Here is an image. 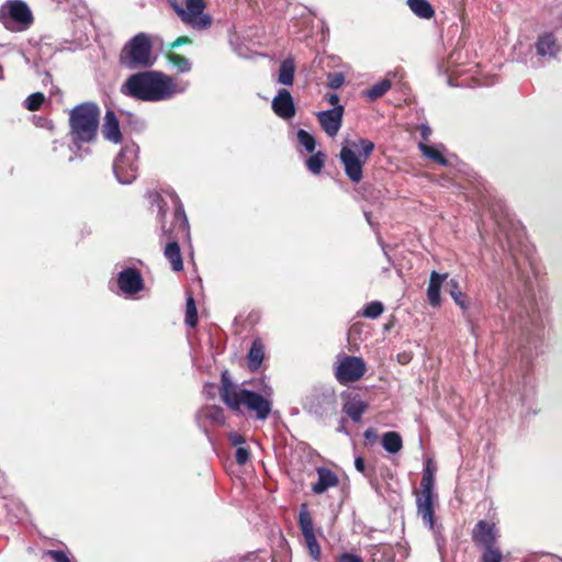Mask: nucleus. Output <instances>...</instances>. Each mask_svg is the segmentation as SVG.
Listing matches in <instances>:
<instances>
[{
	"mask_svg": "<svg viewBox=\"0 0 562 562\" xmlns=\"http://www.w3.org/2000/svg\"><path fill=\"white\" fill-rule=\"evenodd\" d=\"M171 77L160 71H143L132 75L123 83L121 91L137 100L157 102L183 92Z\"/></svg>",
	"mask_w": 562,
	"mask_h": 562,
	"instance_id": "obj_1",
	"label": "nucleus"
},
{
	"mask_svg": "<svg viewBox=\"0 0 562 562\" xmlns=\"http://www.w3.org/2000/svg\"><path fill=\"white\" fill-rule=\"evenodd\" d=\"M265 395L238 389L231 382L227 371L222 373L221 397L232 409H238L240 405H245L248 409L256 412L258 418L266 419L271 411V403L268 398L271 391L265 390Z\"/></svg>",
	"mask_w": 562,
	"mask_h": 562,
	"instance_id": "obj_2",
	"label": "nucleus"
},
{
	"mask_svg": "<svg viewBox=\"0 0 562 562\" xmlns=\"http://www.w3.org/2000/svg\"><path fill=\"white\" fill-rule=\"evenodd\" d=\"M374 144L368 139L357 142L346 140L340 150V160L344 164L346 175L353 182L362 178V167L371 155Z\"/></svg>",
	"mask_w": 562,
	"mask_h": 562,
	"instance_id": "obj_3",
	"label": "nucleus"
},
{
	"mask_svg": "<svg viewBox=\"0 0 562 562\" xmlns=\"http://www.w3.org/2000/svg\"><path fill=\"white\" fill-rule=\"evenodd\" d=\"M99 108L93 103L76 106L70 113V126L75 140L91 142L99 124Z\"/></svg>",
	"mask_w": 562,
	"mask_h": 562,
	"instance_id": "obj_4",
	"label": "nucleus"
},
{
	"mask_svg": "<svg viewBox=\"0 0 562 562\" xmlns=\"http://www.w3.org/2000/svg\"><path fill=\"white\" fill-rule=\"evenodd\" d=\"M121 61L130 69L150 67L156 61L153 54V43L145 33H139L131 38L121 53Z\"/></svg>",
	"mask_w": 562,
	"mask_h": 562,
	"instance_id": "obj_5",
	"label": "nucleus"
},
{
	"mask_svg": "<svg viewBox=\"0 0 562 562\" xmlns=\"http://www.w3.org/2000/svg\"><path fill=\"white\" fill-rule=\"evenodd\" d=\"M0 20L7 29L11 31H21L31 24L32 14L25 3L13 0L2 5L0 10Z\"/></svg>",
	"mask_w": 562,
	"mask_h": 562,
	"instance_id": "obj_6",
	"label": "nucleus"
},
{
	"mask_svg": "<svg viewBox=\"0 0 562 562\" xmlns=\"http://www.w3.org/2000/svg\"><path fill=\"white\" fill-rule=\"evenodd\" d=\"M205 3L203 0H184V7L175 5V10L181 20L198 30L207 29L212 19L204 13Z\"/></svg>",
	"mask_w": 562,
	"mask_h": 562,
	"instance_id": "obj_7",
	"label": "nucleus"
},
{
	"mask_svg": "<svg viewBox=\"0 0 562 562\" xmlns=\"http://www.w3.org/2000/svg\"><path fill=\"white\" fill-rule=\"evenodd\" d=\"M137 149L125 147L114 161V173L121 183H131L137 175Z\"/></svg>",
	"mask_w": 562,
	"mask_h": 562,
	"instance_id": "obj_8",
	"label": "nucleus"
},
{
	"mask_svg": "<svg viewBox=\"0 0 562 562\" xmlns=\"http://www.w3.org/2000/svg\"><path fill=\"white\" fill-rule=\"evenodd\" d=\"M366 372V363L359 357H344L336 368V378L342 383L358 381Z\"/></svg>",
	"mask_w": 562,
	"mask_h": 562,
	"instance_id": "obj_9",
	"label": "nucleus"
},
{
	"mask_svg": "<svg viewBox=\"0 0 562 562\" xmlns=\"http://www.w3.org/2000/svg\"><path fill=\"white\" fill-rule=\"evenodd\" d=\"M344 106H335L331 110L317 114L322 128L328 136H335L341 127Z\"/></svg>",
	"mask_w": 562,
	"mask_h": 562,
	"instance_id": "obj_10",
	"label": "nucleus"
},
{
	"mask_svg": "<svg viewBox=\"0 0 562 562\" xmlns=\"http://www.w3.org/2000/svg\"><path fill=\"white\" fill-rule=\"evenodd\" d=\"M273 112L283 120L292 119L295 115V105L291 93L281 89L272 100Z\"/></svg>",
	"mask_w": 562,
	"mask_h": 562,
	"instance_id": "obj_11",
	"label": "nucleus"
},
{
	"mask_svg": "<svg viewBox=\"0 0 562 562\" xmlns=\"http://www.w3.org/2000/svg\"><path fill=\"white\" fill-rule=\"evenodd\" d=\"M120 289L126 294H134L142 289L140 274L134 269H126L119 276Z\"/></svg>",
	"mask_w": 562,
	"mask_h": 562,
	"instance_id": "obj_12",
	"label": "nucleus"
},
{
	"mask_svg": "<svg viewBox=\"0 0 562 562\" xmlns=\"http://www.w3.org/2000/svg\"><path fill=\"white\" fill-rule=\"evenodd\" d=\"M418 514L423 521L429 527H434V495L432 492L422 491L417 498Z\"/></svg>",
	"mask_w": 562,
	"mask_h": 562,
	"instance_id": "obj_13",
	"label": "nucleus"
},
{
	"mask_svg": "<svg viewBox=\"0 0 562 562\" xmlns=\"http://www.w3.org/2000/svg\"><path fill=\"white\" fill-rule=\"evenodd\" d=\"M497 538V531L494 524L485 520H480L473 531V539L475 542L483 546L493 544Z\"/></svg>",
	"mask_w": 562,
	"mask_h": 562,
	"instance_id": "obj_14",
	"label": "nucleus"
},
{
	"mask_svg": "<svg viewBox=\"0 0 562 562\" xmlns=\"http://www.w3.org/2000/svg\"><path fill=\"white\" fill-rule=\"evenodd\" d=\"M102 133L103 136L110 142L119 143L121 140L122 135L119 121L112 111H108L104 116Z\"/></svg>",
	"mask_w": 562,
	"mask_h": 562,
	"instance_id": "obj_15",
	"label": "nucleus"
},
{
	"mask_svg": "<svg viewBox=\"0 0 562 562\" xmlns=\"http://www.w3.org/2000/svg\"><path fill=\"white\" fill-rule=\"evenodd\" d=\"M447 277L448 274H440L436 271H432L430 274L427 296L432 306H438L440 304V289L443 281L447 280Z\"/></svg>",
	"mask_w": 562,
	"mask_h": 562,
	"instance_id": "obj_16",
	"label": "nucleus"
},
{
	"mask_svg": "<svg viewBox=\"0 0 562 562\" xmlns=\"http://www.w3.org/2000/svg\"><path fill=\"white\" fill-rule=\"evenodd\" d=\"M368 404L360 397L349 398L342 407V411L355 422L361 419L362 414L367 411Z\"/></svg>",
	"mask_w": 562,
	"mask_h": 562,
	"instance_id": "obj_17",
	"label": "nucleus"
},
{
	"mask_svg": "<svg viewBox=\"0 0 562 562\" xmlns=\"http://www.w3.org/2000/svg\"><path fill=\"white\" fill-rule=\"evenodd\" d=\"M338 479L335 473L326 469L318 470V481L314 484L313 491L317 494L324 493L329 487L336 486Z\"/></svg>",
	"mask_w": 562,
	"mask_h": 562,
	"instance_id": "obj_18",
	"label": "nucleus"
},
{
	"mask_svg": "<svg viewBox=\"0 0 562 562\" xmlns=\"http://www.w3.org/2000/svg\"><path fill=\"white\" fill-rule=\"evenodd\" d=\"M295 65L292 58L284 59L279 69L278 82L283 86H292L294 81Z\"/></svg>",
	"mask_w": 562,
	"mask_h": 562,
	"instance_id": "obj_19",
	"label": "nucleus"
},
{
	"mask_svg": "<svg viewBox=\"0 0 562 562\" xmlns=\"http://www.w3.org/2000/svg\"><path fill=\"white\" fill-rule=\"evenodd\" d=\"M537 50L542 56H554L559 50V46L551 34H543L538 41Z\"/></svg>",
	"mask_w": 562,
	"mask_h": 562,
	"instance_id": "obj_20",
	"label": "nucleus"
},
{
	"mask_svg": "<svg viewBox=\"0 0 562 562\" xmlns=\"http://www.w3.org/2000/svg\"><path fill=\"white\" fill-rule=\"evenodd\" d=\"M407 5L417 16L422 19H431L435 11L427 0H407Z\"/></svg>",
	"mask_w": 562,
	"mask_h": 562,
	"instance_id": "obj_21",
	"label": "nucleus"
},
{
	"mask_svg": "<svg viewBox=\"0 0 562 562\" xmlns=\"http://www.w3.org/2000/svg\"><path fill=\"white\" fill-rule=\"evenodd\" d=\"M165 256L170 261L175 271H180L183 268V262L180 254L178 243H169L165 248Z\"/></svg>",
	"mask_w": 562,
	"mask_h": 562,
	"instance_id": "obj_22",
	"label": "nucleus"
},
{
	"mask_svg": "<svg viewBox=\"0 0 562 562\" xmlns=\"http://www.w3.org/2000/svg\"><path fill=\"white\" fill-rule=\"evenodd\" d=\"M382 445L383 448L390 453H396L403 447L402 438L395 431L385 432L382 438Z\"/></svg>",
	"mask_w": 562,
	"mask_h": 562,
	"instance_id": "obj_23",
	"label": "nucleus"
},
{
	"mask_svg": "<svg viewBox=\"0 0 562 562\" xmlns=\"http://www.w3.org/2000/svg\"><path fill=\"white\" fill-rule=\"evenodd\" d=\"M435 472L436 467L434 464V461L431 459H428L425 464V471L420 483L423 491L432 492Z\"/></svg>",
	"mask_w": 562,
	"mask_h": 562,
	"instance_id": "obj_24",
	"label": "nucleus"
},
{
	"mask_svg": "<svg viewBox=\"0 0 562 562\" xmlns=\"http://www.w3.org/2000/svg\"><path fill=\"white\" fill-rule=\"evenodd\" d=\"M299 522H300V527H301L303 537L314 535L313 519H312L311 514L307 510L306 505H303L300 510Z\"/></svg>",
	"mask_w": 562,
	"mask_h": 562,
	"instance_id": "obj_25",
	"label": "nucleus"
},
{
	"mask_svg": "<svg viewBox=\"0 0 562 562\" xmlns=\"http://www.w3.org/2000/svg\"><path fill=\"white\" fill-rule=\"evenodd\" d=\"M390 88L391 81L390 79L385 78L372 86V88L366 92V95L369 100L374 101L381 98Z\"/></svg>",
	"mask_w": 562,
	"mask_h": 562,
	"instance_id": "obj_26",
	"label": "nucleus"
},
{
	"mask_svg": "<svg viewBox=\"0 0 562 562\" xmlns=\"http://www.w3.org/2000/svg\"><path fill=\"white\" fill-rule=\"evenodd\" d=\"M447 288H448L453 301L456 302V304H458L462 308H467L468 304H467L465 295L459 289L458 281L454 279L449 280L447 282Z\"/></svg>",
	"mask_w": 562,
	"mask_h": 562,
	"instance_id": "obj_27",
	"label": "nucleus"
},
{
	"mask_svg": "<svg viewBox=\"0 0 562 562\" xmlns=\"http://www.w3.org/2000/svg\"><path fill=\"white\" fill-rule=\"evenodd\" d=\"M168 60L178 68L181 72H188L191 69V64L188 58L181 56L175 52L167 53Z\"/></svg>",
	"mask_w": 562,
	"mask_h": 562,
	"instance_id": "obj_28",
	"label": "nucleus"
},
{
	"mask_svg": "<svg viewBox=\"0 0 562 562\" xmlns=\"http://www.w3.org/2000/svg\"><path fill=\"white\" fill-rule=\"evenodd\" d=\"M263 359V349L260 342L255 341L248 355V361L251 369H257Z\"/></svg>",
	"mask_w": 562,
	"mask_h": 562,
	"instance_id": "obj_29",
	"label": "nucleus"
},
{
	"mask_svg": "<svg viewBox=\"0 0 562 562\" xmlns=\"http://www.w3.org/2000/svg\"><path fill=\"white\" fill-rule=\"evenodd\" d=\"M419 149L429 159H432L442 166L447 165V159L443 157V155L439 148L431 147V146L420 143Z\"/></svg>",
	"mask_w": 562,
	"mask_h": 562,
	"instance_id": "obj_30",
	"label": "nucleus"
},
{
	"mask_svg": "<svg viewBox=\"0 0 562 562\" xmlns=\"http://www.w3.org/2000/svg\"><path fill=\"white\" fill-rule=\"evenodd\" d=\"M324 160H325V155L323 153L318 151L307 159L306 166H307L308 170L312 171L313 173H319L324 166Z\"/></svg>",
	"mask_w": 562,
	"mask_h": 562,
	"instance_id": "obj_31",
	"label": "nucleus"
},
{
	"mask_svg": "<svg viewBox=\"0 0 562 562\" xmlns=\"http://www.w3.org/2000/svg\"><path fill=\"white\" fill-rule=\"evenodd\" d=\"M196 321H198V313H196L195 303H194L193 297L189 296L188 300H187L186 323L189 326L193 327V326H195Z\"/></svg>",
	"mask_w": 562,
	"mask_h": 562,
	"instance_id": "obj_32",
	"label": "nucleus"
},
{
	"mask_svg": "<svg viewBox=\"0 0 562 562\" xmlns=\"http://www.w3.org/2000/svg\"><path fill=\"white\" fill-rule=\"evenodd\" d=\"M297 139L306 148L307 151H314L316 142L310 133L305 132L304 130H300L297 132Z\"/></svg>",
	"mask_w": 562,
	"mask_h": 562,
	"instance_id": "obj_33",
	"label": "nucleus"
},
{
	"mask_svg": "<svg viewBox=\"0 0 562 562\" xmlns=\"http://www.w3.org/2000/svg\"><path fill=\"white\" fill-rule=\"evenodd\" d=\"M44 100H45V97L43 93H41V92L33 93L26 98L25 106L30 111H36L41 108Z\"/></svg>",
	"mask_w": 562,
	"mask_h": 562,
	"instance_id": "obj_34",
	"label": "nucleus"
},
{
	"mask_svg": "<svg viewBox=\"0 0 562 562\" xmlns=\"http://www.w3.org/2000/svg\"><path fill=\"white\" fill-rule=\"evenodd\" d=\"M501 560L502 553L497 548L493 547V544L485 546L482 562H501Z\"/></svg>",
	"mask_w": 562,
	"mask_h": 562,
	"instance_id": "obj_35",
	"label": "nucleus"
},
{
	"mask_svg": "<svg viewBox=\"0 0 562 562\" xmlns=\"http://www.w3.org/2000/svg\"><path fill=\"white\" fill-rule=\"evenodd\" d=\"M383 312V305L380 302H371L364 310L363 315L368 318H376Z\"/></svg>",
	"mask_w": 562,
	"mask_h": 562,
	"instance_id": "obj_36",
	"label": "nucleus"
},
{
	"mask_svg": "<svg viewBox=\"0 0 562 562\" xmlns=\"http://www.w3.org/2000/svg\"><path fill=\"white\" fill-rule=\"evenodd\" d=\"M304 540L306 542V546L308 548L310 553L315 559H317L319 557V553H321V548H319L318 542L316 540L315 533L314 535H310V536H305Z\"/></svg>",
	"mask_w": 562,
	"mask_h": 562,
	"instance_id": "obj_37",
	"label": "nucleus"
},
{
	"mask_svg": "<svg viewBox=\"0 0 562 562\" xmlns=\"http://www.w3.org/2000/svg\"><path fill=\"white\" fill-rule=\"evenodd\" d=\"M168 196L172 200V202L176 205L177 220L181 221L182 224L186 226L188 221H187L186 214L183 212V209L181 207V205H178L179 204L178 198L173 193H168Z\"/></svg>",
	"mask_w": 562,
	"mask_h": 562,
	"instance_id": "obj_38",
	"label": "nucleus"
},
{
	"mask_svg": "<svg viewBox=\"0 0 562 562\" xmlns=\"http://www.w3.org/2000/svg\"><path fill=\"white\" fill-rule=\"evenodd\" d=\"M344 83V76L341 74H331L328 76V86L333 89L339 88Z\"/></svg>",
	"mask_w": 562,
	"mask_h": 562,
	"instance_id": "obj_39",
	"label": "nucleus"
},
{
	"mask_svg": "<svg viewBox=\"0 0 562 562\" xmlns=\"http://www.w3.org/2000/svg\"><path fill=\"white\" fill-rule=\"evenodd\" d=\"M249 459V452L244 447H238L236 450V461L238 464H245Z\"/></svg>",
	"mask_w": 562,
	"mask_h": 562,
	"instance_id": "obj_40",
	"label": "nucleus"
},
{
	"mask_svg": "<svg viewBox=\"0 0 562 562\" xmlns=\"http://www.w3.org/2000/svg\"><path fill=\"white\" fill-rule=\"evenodd\" d=\"M56 562H70V559L63 551H48V553Z\"/></svg>",
	"mask_w": 562,
	"mask_h": 562,
	"instance_id": "obj_41",
	"label": "nucleus"
},
{
	"mask_svg": "<svg viewBox=\"0 0 562 562\" xmlns=\"http://www.w3.org/2000/svg\"><path fill=\"white\" fill-rule=\"evenodd\" d=\"M210 417L216 423H223L224 420L222 409L217 407L211 408Z\"/></svg>",
	"mask_w": 562,
	"mask_h": 562,
	"instance_id": "obj_42",
	"label": "nucleus"
},
{
	"mask_svg": "<svg viewBox=\"0 0 562 562\" xmlns=\"http://www.w3.org/2000/svg\"><path fill=\"white\" fill-rule=\"evenodd\" d=\"M338 562H363V561L355 554L344 553L339 557Z\"/></svg>",
	"mask_w": 562,
	"mask_h": 562,
	"instance_id": "obj_43",
	"label": "nucleus"
},
{
	"mask_svg": "<svg viewBox=\"0 0 562 562\" xmlns=\"http://www.w3.org/2000/svg\"><path fill=\"white\" fill-rule=\"evenodd\" d=\"M229 440L234 446H239V447H241V445L245 442L243 436H240L239 434H236V432L229 435Z\"/></svg>",
	"mask_w": 562,
	"mask_h": 562,
	"instance_id": "obj_44",
	"label": "nucleus"
},
{
	"mask_svg": "<svg viewBox=\"0 0 562 562\" xmlns=\"http://www.w3.org/2000/svg\"><path fill=\"white\" fill-rule=\"evenodd\" d=\"M190 42H191V41H190V38H189V37H187V36H180V37H178L175 42H172V43L170 44V47H171V48H176V47H178V46H180V45H182V44H189Z\"/></svg>",
	"mask_w": 562,
	"mask_h": 562,
	"instance_id": "obj_45",
	"label": "nucleus"
},
{
	"mask_svg": "<svg viewBox=\"0 0 562 562\" xmlns=\"http://www.w3.org/2000/svg\"><path fill=\"white\" fill-rule=\"evenodd\" d=\"M327 100H328V102H329L331 105H334V108H335V106H340V105L338 104V102H339V97H338L337 94H335V93L329 94V95H328V98H327Z\"/></svg>",
	"mask_w": 562,
	"mask_h": 562,
	"instance_id": "obj_46",
	"label": "nucleus"
},
{
	"mask_svg": "<svg viewBox=\"0 0 562 562\" xmlns=\"http://www.w3.org/2000/svg\"><path fill=\"white\" fill-rule=\"evenodd\" d=\"M355 467L359 472L364 471V460L362 458H357L355 461Z\"/></svg>",
	"mask_w": 562,
	"mask_h": 562,
	"instance_id": "obj_47",
	"label": "nucleus"
},
{
	"mask_svg": "<svg viewBox=\"0 0 562 562\" xmlns=\"http://www.w3.org/2000/svg\"><path fill=\"white\" fill-rule=\"evenodd\" d=\"M422 136L423 138L427 139L431 133L430 128L428 126L423 125L420 127Z\"/></svg>",
	"mask_w": 562,
	"mask_h": 562,
	"instance_id": "obj_48",
	"label": "nucleus"
},
{
	"mask_svg": "<svg viewBox=\"0 0 562 562\" xmlns=\"http://www.w3.org/2000/svg\"><path fill=\"white\" fill-rule=\"evenodd\" d=\"M156 199H157V204H158V210H159V213L160 214H164V205H162V198L160 194H156Z\"/></svg>",
	"mask_w": 562,
	"mask_h": 562,
	"instance_id": "obj_49",
	"label": "nucleus"
},
{
	"mask_svg": "<svg viewBox=\"0 0 562 562\" xmlns=\"http://www.w3.org/2000/svg\"><path fill=\"white\" fill-rule=\"evenodd\" d=\"M409 359H411V357L408 355H406V353L398 356V361L401 363H407L409 361Z\"/></svg>",
	"mask_w": 562,
	"mask_h": 562,
	"instance_id": "obj_50",
	"label": "nucleus"
}]
</instances>
